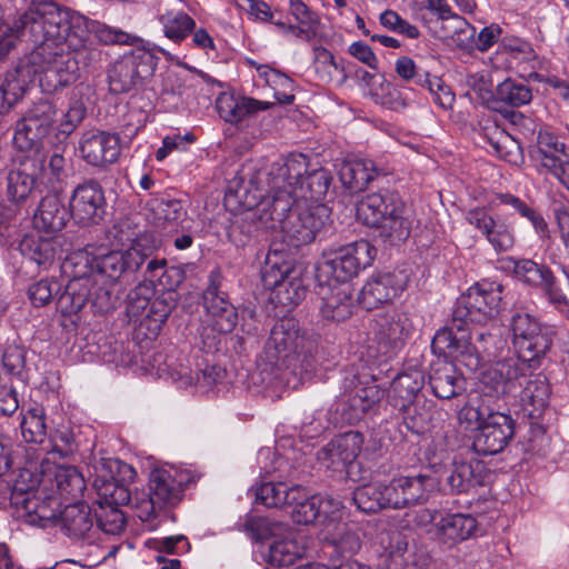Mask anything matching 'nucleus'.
<instances>
[{"mask_svg":"<svg viewBox=\"0 0 569 569\" xmlns=\"http://www.w3.org/2000/svg\"><path fill=\"white\" fill-rule=\"evenodd\" d=\"M42 21L36 23V31H43L54 42H68L69 48H79L90 34L103 44H136L140 38L97 20H90L79 12L56 2H40Z\"/></svg>","mask_w":569,"mask_h":569,"instance_id":"nucleus-3","label":"nucleus"},{"mask_svg":"<svg viewBox=\"0 0 569 569\" xmlns=\"http://www.w3.org/2000/svg\"><path fill=\"white\" fill-rule=\"evenodd\" d=\"M31 82V69L22 62L7 72L0 82V114L8 113L22 100Z\"/></svg>","mask_w":569,"mask_h":569,"instance_id":"nucleus-34","label":"nucleus"},{"mask_svg":"<svg viewBox=\"0 0 569 569\" xmlns=\"http://www.w3.org/2000/svg\"><path fill=\"white\" fill-rule=\"evenodd\" d=\"M157 66L156 57L147 50H132L123 54L108 70L110 91L120 94L137 89L152 76Z\"/></svg>","mask_w":569,"mask_h":569,"instance_id":"nucleus-13","label":"nucleus"},{"mask_svg":"<svg viewBox=\"0 0 569 569\" xmlns=\"http://www.w3.org/2000/svg\"><path fill=\"white\" fill-rule=\"evenodd\" d=\"M23 257L47 269L54 261L57 243L53 239L27 236L20 242Z\"/></svg>","mask_w":569,"mask_h":569,"instance_id":"nucleus-47","label":"nucleus"},{"mask_svg":"<svg viewBox=\"0 0 569 569\" xmlns=\"http://www.w3.org/2000/svg\"><path fill=\"white\" fill-rule=\"evenodd\" d=\"M465 219L470 226L477 229L488 242L499 220L498 217H493L485 207H476L468 210L465 214Z\"/></svg>","mask_w":569,"mask_h":569,"instance_id":"nucleus-61","label":"nucleus"},{"mask_svg":"<svg viewBox=\"0 0 569 569\" xmlns=\"http://www.w3.org/2000/svg\"><path fill=\"white\" fill-rule=\"evenodd\" d=\"M502 291L501 283L477 282L457 299L452 312L468 325H485L499 315L502 306Z\"/></svg>","mask_w":569,"mask_h":569,"instance_id":"nucleus-10","label":"nucleus"},{"mask_svg":"<svg viewBox=\"0 0 569 569\" xmlns=\"http://www.w3.org/2000/svg\"><path fill=\"white\" fill-rule=\"evenodd\" d=\"M481 385V395L475 397L473 399L486 398V401L492 403V399H499L500 397L511 393L493 365L483 372ZM493 403L496 402L493 401Z\"/></svg>","mask_w":569,"mask_h":569,"instance_id":"nucleus-58","label":"nucleus"},{"mask_svg":"<svg viewBox=\"0 0 569 569\" xmlns=\"http://www.w3.org/2000/svg\"><path fill=\"white\" fill-rule=\"evenodd\" d=\"M421 87H426L430 94L433 98L435 103H437L442 109L451 108L455 101V94L450 91V89L445 84V82L439 77H432L428 71L423 72L422 84Z\"/></svg>","mask_w":569,"mask_h":569,"instance_id":"nucleus-63","label":"nucleus"},{"mask_svg":"<svg viewBox=\"0 0 569 569\" xmlns=\"http://www.w3.org/2000/svg\"><path fill=\"white\" fill-rule=\"evenodd\" d=\"M508 321L519 359L529 368H539L551 350L555 330L523 309L512 310Z\"/></svg>","mask_w":569,"mask_h":569,"instance_id":"nucleus-7","label":"nucleus"},{"mask_svg":"<svg viewBox=\"0 0 569 569\" xmlns=\"http://www.w3.org/2000/svg\"><path fill=\"white\" fill-rule=\"evenodd\" d=\"M552 417L542 419H528L527 435L523 436L526 451L533 455L543 456L550 445V439L547 436V429Z\"/></svg>","mask_w":569,"mask_h":569,"instance_id":"nucleus-52","label":"nucleus"},{"mask_svg":"<svg viewBox=\"0 0 569 569\" xmlns=\"http://www.w3.org/2000/svg\"><path fill=\"white\" fill-rule=\"evenodd\" d=\"M79 150L88 164L106 168L119 159L120 138L117 133L108 131H87L82 134Z\"/></svg>","mask_w":569,"mask_h":569,"instance_id":"nucleus-25","label":"nucleus"},{"mask_svg":"<svg viewBox=\"0 0 569 569\" xmlns=\"http://www.w3.org/2000/svg\"><path fill=\"white\" fill-rule=\"evenodd\" d=\"M332 180L331 172L325 168L307 171L299 186V197L301 200L315 202L313 204L320 203L328 194Z\"/></svg>","mask_w":569,"mask_h":569,"instance_id":"nucleus-46","label":"nucleus"},{"mask_svg":"<svg viewBox=\"0 0 569 569\" xmlns=\"http://www.w3.org/2000/svg\"><path fill=\"white\" fill-rule=\"evenodd\" d=\"M273 103L260 101L253 98L236 96L234 93L222 92L216 99V109L226 122L239 123L247 117L258 111L267 110Z\"/></svg>","mask_w":569,"mask_h":569,"instance_id":"nucleus-33","label":"nucleus"},{"mask_svg":"<svg viewBox=\"0 0 569 569\" xmlns=\"http://www.w3.org/2000/svg\"><path fill=\"white\" fill-rule=\"evenodd\" d=\"M222 280L219 268L210 271L208 287L202 291V307L211 318L212 328L220 333H229L238 323V312L221 289Z\"/></svg>","mask_w":569,"mask_h":569,"instance_id":"nucleus-19","label":"nucleus"},{"mask_svg":"<svg viewBox=\"0 0 569 569\" xmlns=\"http://www.w3.org/2000/svg\"><path fill=\"white\" fill-rule=\"evenodd\" d=\"M363 445V436L359 431H347L335 437L321 450L320 459L328 468L342 470L351 465L360 455Z\"/></svg>","mask_w":569,"mask_h":569,"instance_id":"nucleus-30","label":"nucleus"},{"mask_svg":"<svg viewBox=\"0 0 569 569\" xmlns=\"http://www.w3.org/2000/svg\"><path fill=\"white\" fill-rule=\"evenodd\" d=\"M358 213L375 229V240L386 248L402 244L410 236L415 221L412 209L398 192L381 190L362 200Z\"/></svg>","mask_w":569,"mask_h":569,"instance_id":"nucleus-5","label":"nucleus"},{"mask_svg":"<svg viewBox=\"0 0 569 569\" xmlns=\"http://www.w3.org/2000/svg\"><path fill=\"white\" fill-rule=\"evenodd\" d=\"M56 117L57 108L52 101L41 99L34 102L17 122L13 137L17 147L22 150L34 147L50 132Z\"/></svg>","mask_w":569,"mask_h":569,"instance_id":"nucleus-18","label":"nucleus"},{"mask_svg":"<svg viewBox=\"0 0 569 569\" xmlns=\"http://www.w3.org/2000/svg\"><path fill=\"white\" fill-rule=\"evenodd\" d=\"M488 470L478 459L455 458L445 469L443 486L450 495L469 493L485 485Z\"/></svg>","mask_w":569,"mask_h":569,"instance_id":"nucleus-26","label":"nucleus"},{"mask_svg":"<svg viewBox=\"0 0 569 569\" xmlns=\"http://www.w3.org/2000/svg\"><path fill=\"white\" fill-rule=\"evenodd\" d=\"M70 209L56 194H48L41 199L33 214V224L38 230L53 233L62 230L70 219Z\"/></svg>","mask_w":569,"mask_h":569,"instance_id":"nucleus-37","label":"nucleus"},{"mask_svg":"<svg viewBox=\"0 0 569 569\" xmlns=\"http://www.w3.org/2000/svg\"><path fill=\"white\" fill-rule=\"evenodd\" d=\"M42 1L43 0L36 2L32 0L31 7L14 21L12 27L7 26L0 29V60L6 58L16 47L17 40L27 33L30 40L36 44V38L31 31V23H23L22 26L21 21L30 10H34Z\"/></svg>","mask_w":569,"mask_h":569,"instance_id":"nucleus-50","label":"nucleus"},{"mask_svg":"<svg viewBox=\"0 0 569 569\" xmlns=\"http://www.w3.org/2000/svg\"><path fill=\"white\" fill-rule=\"evenodd\" d=\"M523 362L519 356L515 358H507L493 363L505 385H507L510 392L516 391L518 387H522L526 375L522 369Z\"/></svg>","mask_w":569,"mask_h":569,"instance_id":"nucleus-56","label":"nucleus"},{"mask_svg":"<svg viewBox=\"0 0 569 569\" xmlns=\"http://www.w3.org/2000/svg\"><path fill=\"white\" fill-rule=\"evenodd\" d=\"M42 20L39 3L21 21L22 24L31 23V31L36 38V48L22 63L30 67L32 81L38 76L42 89L53 92L73 83L79 77V68L72 53L61 48L66 42L51 41L44 30L36 31V23Z\"/></svg>","mask_w":569,"mask_h":569,"instance_id":"nucleus-4","label":"nucleus"},{"mask_svg":"<svg viewBox=\"0 0 569 569\" xmlns=\"http://www.w3.org/2000/svg\"><path fill=\"white\" fill-rule=\"evenodd\" d=\"M226 370L218 365H207L202 369H198L194 375L190 370L189 373L180 372V386H192L193 383H202L204 387H211L224 378Z\"/></svg>","mask_w":569,"mask_h":569,"instance_id":"nucleus-59","label":"nucleus"},{"mask_svg":"<svg viewBox=\"0 0 569 569\" xmlns=\"http://www.w3.org/2000/svg\"><path fill=\"white\" fill-rule=\"evenodd\" d=\"M438 480L427 473L400 476L388 482V495L395 510L425 503L433 491Z\"/></svg>","mask_w":569,"mask_h":569,"instance_id":"nucleus-22","label":"nucleus"},{"mask_svg":"<svg viewBox=\"0 0 569 569\" xmlns=\"http://www.w3.org/2000/svg\"><path fill=\"white\" fill-rule=\"evenodd\" d=\"M377 249L367 240H358L325 251L320 271L339 283H347L359 272L370 267Z\"/></svg>","mask_w":569,"mask_h":569,"instance_id":"nucleus-9","label":"nucleus"},{"mask_svg":"<svg viewBox=\"0 0 569 569\" xmlns=\"http://www.w3.org/2000/svg\"><path fill=\"white\" fill-rule=\"evenodd\" d=\"M550 260L559 266L565 280L558 279L547 264L526 258L513 260L515 277L523 284L542 291L551 305L569 306V267L558 261L555 254Z\"/></svg>","mask_w":569,"mask_h":569,"instance_id":"nucleus-8","label":"nucleus"},{"mask_svg":"<svg viewBox=\"0 0 569 569\" xmlns=\"http://www.w3.org/2000/svg\"><path fill=\"white\" fill-rule=\"evenodd\" d=\"M532 100V89L523 81L507 78L500 82L495 90L492 109L498 110V104L502 103L511 108H519L530 103Z\"/></svg>","mask_w":569,"mask_h":569,"instance_id":"nucleus-44","label":"nucleus"},{"mask_svg":"<svg viewBox=\"0 0 569 569\" xmlns=\"http://www.w3.org/2000/svg\"><path fill=\"white\" fill-rule=\"evenodd\" d=\"M437 532L451 543H457L472 537L477 530L476 518L465 513H448L441 516L436 523Z\"/></svg>","mask_w":569,"mask_h":569,"instance_id":"nucleus-42","label":"nucleus"},{"mask_svg":"<svg viewBox=\"0 0 569 569\" xmlns=\"http://www.w3.org/2000/svg\"><path fill=\"white\" fill-rule=\"evenodd\" d=\"M93 518L99 530L107 535H119L123 531L126 519L122 511L110 505H98Z\"/></svg>","mask_w":569,"mask_h":569,"instance_id":"nucleus-55","label":"nucleus"},{"mask_svg":"<svg viewBox=\"0 0 569 569\" xmlns=\"http://www.w3.org/2000/svg\"><path fill=\"white\" fill-rule=\"evenodd\" d=\"M309 160L302 153H291L286 158H279L264 170L257 171V178L264 177L266 187L293 189L299 192V186L307 173Z\"/></svg>","mask_w":569,"mask_h":569,"instance_id":"nucleus-23","label":"nucleus"},{"mask_svg":"<svg viewBox=\"0 0 569 569\" xmlns=\"http://www.w3.org/2000/svg\"><path fill=\"white\" fill-rule=\"evenodd\" d=\"M33 488V481L30 485H24L16 480L10 486L8 482L0 480L1 500H9L10 505L17 509L18 516L28 525H30L31 516H36L38 507L42 501L32 491Z\"/></svg>","mask_w":569,"mask_h":569,"instance_id":"nucleus-36","label":"nucleus"},{"mask_svg":"<svg viewBox=\"0 0 569 569\" xmlns=\"http://www.w3.org/2000/svg\"><path fill=\"white\" fill-rule=\"evenodd\" d=\"M326 541L341 556L355 555L361 548L359 533L347 523H338L332 531H328Z\"/></svg>","mask_w":569,"mask_h":569,"instance_id":"nucleus-49","label":"nucleus"},{"mask_svg":"<svg viewBox=\"0 0 569 569\" xmlns=\"http://www.w3.org/2000/svg\"><path fill=\"white\" fill-rule=\"evenodd\" d=\"M305 553V549L295 540L282 538L274 540L268 551L267 561L276 567L292 566Z\"/></svg>","mask_w":569,"mask_h":569,"instance_id":"nucleus-51","label":"nucleus"},{"mask_svg":"<svg viewBox=\"0 0 569 569\" xmlns=\"http://www.w3.org/2000/svg\"><path fill=\"white\" fill-rule=\"evenodd\" d=\"M423 386L425 375L420 370L398 373L391 382L389 403L397 410L405 409L407 405L422 398L420 391Z\"/></svg>","mask_w":569,"mask_h":569,"instance_id":"nucleus-38","label":"nucleus"},{"mask_svg":"<svg viewBox=\"0 0 569 569\" xmlns=\"http://www.w3.org/2000/svg\"><path fill=\"white\" fill-rule=\"evenodd\" d=\"M429 385L439 399H451L465 390V379L449 360L438 359L430 367Z\"/></svg>","mask_w":569,"mask_h":569,"instance_id":"nucleus-32","label":"nucleus"},{"mask_svg":"<svg viewBox=\"0 0 569 569\" xmlns=\"http://www.w3.org/2000/svg\"><path fill=\"white\" fill-rule=\"evenodd\" d=\"M289 526L270 517L247 516L242 530L254 541H262L269 538L282 537Z\"/></svg>","mask_w":569,"mask_h":569,"instance_id":"nucleus-48","label":"nucleus"},{"mask_svg":"<svg viewBox=\"0 0 569 569\" xmlns=\"http://www.w3.org/2000/svg\"><path fill=\"white\" fill-rule=\"evenodd\" d=\"M266 184L264 177L257 178V171L253 174L241 171L232 178L227 186L223 203L230 211L256 210L260 206L263 198V187Z\"/></svg>","mask_w":569,"mask_h":569,"instance_id":"nucleus-24","label":"nucleus"},{"mask_svg":"<svg viewBox=\"0 0 569 569\" xmlns=\"http://www.w3.org/2000/svg\"><path fill=\"white\" fill-rule=\"evenodd\" d=\"M388 489V483L380 481L365 483L356 488L352 500L357 508L365 513L392 509Z\"/></svg>","mask_w":569,"mask_h":569,"instance_id":"nucleus-41","label":"nucleus"},{"mask_svg":"<svg viewBox=\"0 0 569 569\" xmlns=\"http://www.w3.org/2000/svg\"><path fill=\"white\" fill-rule=\"evenodd\" d=\"M431 350L438 356V359H468L467 366L478 367V359L473 358V346L468 323L458 319L453 312L450 321L436 331L431 341Z\"/></svg>","mask_w":569,"mask_h":569,"instance_id":"nucleus-15","label":"nucleus"},{"mask_svg":"<svg viewBox=\"0 0 569 569\" xmlns=\"http://www.w3.org/2000/svg\"><path fill=\"white\" fill-rule=\"evenodd\" d=\"M262 283L271 291V302L288 309L297 307L307 295L302 269L289 262L268 263L262 271Z\"/></svg>","mask_w":569,"mask_h":569,"instance_id":"nucleus-12","label":"nucleus"},{"mask_svg":"<svg viewBox=\"0 0 569 569\" xmlns=\"http://www.w3.org/2000/svg\"><path fill=\"white\" fill-rule=\"evenodd\" d=\"M22 437L27 442L42 443L47 436L44 409L41 406L30 408L21 420Z\"/></svg>","mask_w":569,"mask_h":569,"instance_id":"nucleus-53","label":"nucleus"},{"mask_svg":"<svg viewBox=\"0 0 569 569\" xmlns=\"http://www.w3.org/2000/svg\"><path fill=\"white\" fill-rule=\"evenodd\" d=\"M43 169V160L27 157L19 167L7 176L8 199L14 203L24 202L36 188V181Z\"/></svg>","mask_w":569,"mask_h":569,"instance_id":"nucleus-31","label":"nucleus"},{"mask_svg":"<svg viewBox=\"0 0 569 569\" xmlns=\"http://www.w3.org/2000/svg\"><path fill=\"white\" fill-rule=\"evenodd\" d=\"M150 483V495L134 499L137 517L141 521H151L160 511H164L174 520L173 508L178 499L174 476L164 468H157L151 473Z\"/></svg>","mask_w":569,"mask_h":569,"instance_id":"nucleus-14","label":"nucleus"},{"mask_svg":"<svg viewBox=\"0 0 569 569\" xmlns=\"http://www.w3.org/2000/svg\"><path fill=\"white\" fill-rule=\"evenodd\" d=\"M152 291L149 284H139L127 297L126 313L130 322H138L150 303Z\"/></svg>","mask_w":569,"mask_h":569,"instance_id":"nucleus-57","label":"nucleus"},{"mask_svg":"<svg viewBox=\"0 0 569 569\" xmlns=\"http://www.w3.org/2000/svg\"><path fill=\"white\" fill-rule=\"evenodd\" d=\"M337 410L341 411L343 420L350 425L361 420L369 411L353 389L345 395Z\"/></svg>","mask_w":569,"mask_h":569,"instance_id":"nucleus-64","label":"nucleus"},{"mask_svg":"<svg viewBox=\"0 0 569 569\" xmlns=\"http://www.w3.org/2000/svg\"><path fill=\"white\" fill-rule=\"evenodd\" d=\"M406 269L375 272L363 284L358 300L366 310L377 309L392 302L406 289L409 282Z\"/></svg>","mask_w":569,"mask_h":569,"instance_id":"nucleus-17","label":"nucleus"},{"mask_svg":"<svg viewBox=\"0 0 569 569\" xmlns=\"http://www.w3.org/2000/svg\"><path fill=\"white\" fill-rule=\"evenodd\" d=\"M402 415V422L407 430L415 435H423L433 428L435 406L423 397L407 405L405 409H398Z\"/></svg>","mask_w":569,"mask_h":569,"instance_id":"nucleus-43","label":"nucleus"},{"mask_svg":"<svg viewBox=\"0 0 569 569\" xmlns=\"http://www.w3.org/2000/svg\"><path fill=\"white\" fill-rule=\"evenodd\" d=\"M427 10L437 16L443 22H447L450 28L456 30L467 29L470 31V23L459 14L452 12L451 7L446 0H427Z\"/></svg>","mask_w":569,"mask_h":569,"instance_id":"nucleus-62","label":"nucleus"},{"mask_svg":"<svg viewBox=\"0 0 569 569\" xmlns=\"http://www.w3.org/2000/svg\"><path fill=\"white\" fill-rule=\"evenodd\" d=\"M413 331L415 326L409 315L392 310L375 317L370 333L377 353L388 360L403 349Z\"/></svg>","mask_w":569,"mask_h":569,"instance_id":"nucleus-11","label":"nucleus"},{"mask_svg":"<svg viewBox=\"0 0 569 569\" xmlns=\"http://www.w3.org/2000/svg\"><path fill=\"white\" fill-rule=\"evenodd\" d=\"M146 258L144 249L139 242H134L124 251L114 250L97 254L96 248L89 246L70 253L62 264V270L71 279L58 297V308L66 316L78 313L91 295L92 277H106L113 283L126 271L137 270Z\"/></svg>","mask_w":569,"mask_h":569,"instance_id":"nucleus-1","label":"nucleus"},{"mask_svg":"<svg viewBox=\"0 0 569 569\" xmlns=\"http://www.w3.org/2000/svg\"><path fill=\"white\" fill-rule=\"evenodd\" d=\"M57 489L64 499H76L86 489L83 476L76 467L60 468L56 472Z\"/></svg>","mask_w":569,"mask_h":569,"instance_id":"nucleus-54","label":"nucleus"},{"mask_svg":"<svg viewBox=\"0 0 569 569\" xmlns=\"http://www.w3.org/2000/svg\"><path fill=\"white\" fill-rule=\"evenodd\" d=\"M519 393L521 413L528 419H542L553 416L549 406L550 383L545 375L526 376Z\"/></svg>","mask_w":569,"mask_h":569,"instance_id":"nucleus-27","label":"nucleus"},{"mask_svg":"<svg viewBox=\"0 0 569 569\" xmlns=\"http://www.w3.org/2000/svg\"><path fill=\"white\" fill-rule=\"evenodd\" d=\"M487 399H470L459 411V420L467 427H476L472 449L480 456L500 453L516 435V421L497 403Z\"/></svg>","mask_w":569,"mask_h":569,"instance_id":"nucleus-6","label":"nucleus"},{"mask_svg":"<svg viewBox=\"0 0 569 569\" xmlns=\"http://www.w3.org/2000/svg\"><path fill=\"white\" fill-rule=\"evenodd\" d=\"M330 217L329 208L323 203L311 204L302 208L297 204L295 213L282 227V232L293 242L295 246H302L312 242L318 232L322 230Z\"/></svg>","mask_w":569,"mask_h":569,"instance_id":"nucleus-20","label":"nucleus"},{"mask_svg":"<svg viewBox=\"0 0 569 569\" xmlns=\"http://www.w3.org/2000/svg\"><path fill=\"white\" fill-rule=\"evenodd\" d=\"M320 311L322 317L330 321L341 322L349 319L353 313V298L350 287L345 286L333 289L330 296L323 298Z\"/></svg>","mask_w":569,"mask_h":569,"instance_id":"nucleus-45","label":"nucleus"},{"mask_svg":"<svg viewBox=\"0 0 569 569\" xmlns=\"http://www.w3.org/2000/svg\"><path fill=\"white\" fill-rule=\"evenodd\" d=\"M272 231L258 209L247 210L234 217L228 237L237 247H246L261 234Z\"/></svg>","mask_w":569,"mask_h":569,"instance_id":"nucleus-35","label":"nucleus"},{"mask_svg":"<svg viewBox=\"0 0 569 569\" xmlns=\"http://www.w3.org/2000/svg\"><path fill=\"white\" fill-rule=\"evenodd\" d=\"M264 191L268 192V196L263 194L258 210L272 231H281L289 214L295 213V208L300 204L301 198L293 189L266 187Z\"/></svg>","mask_w":569,"mask_h":569,"instance_id":"nucleus-29","label":"nucleus"},{"mask_svg":"<svg viewBox=\"0 0 569 569\" xmlns=\"http://www.w3.org/2000/svg\"><path fill=\"white\" fill-rule=\"evenodd\" d=\"M70 213L82 226L99 223L106 214V198L101 184L89 179L78 184L70 197Z\"/></svg>","mask_w":569,"mask_h":569,"instance_id":"nucleus-21","label":"nucleus"},{"mask_svg":"<svg viewBox=\"0 0 569 569\" xmlns=\"http://www.w3.org/2000/svg\"><path fill=\"white\" fill-rule=\"evenodd\" d=\"M383 551L388 555L387 569H415V561H410L412 553L408 551V541L405 535L396 529H383L378 535Z\"/></svg>","mask_w":569,"mask_h":569,"instance_id":"nucleus-39","label":"nucleus"},{"mask_svg":"<svg viewBox=\"0 0 569 569\" xmlns=\"http://www.w3.org/2000/svg\"><path fill=\"white\" fill-rule=\"evenodd\" d=\"M529 158L540 173H549L569 191V154L553 133L540 130L529 147Z\"/></svg>","mask_w":569,"mask_h":569,"instance_id":"nucleus-16","label":"nucleus"},{"mask_svg":"<svg viewBox=\"0 0 569 569\" xmlns=\"http://www.w3.org/2000/svg\"><path fill=\"white\" fill-rule=\"evenodd\" d=\"M389 170L371 159L346 160L339 167V179L350 194L365 191L372 182L389 174Z\"/></svg>","mask_w":569,"mask_h":569,"instance_id":"nucleus-28","label":"nucleus"},{"mask_svg":"<svg viewBox=\"0 0 569 569\" xmlns=\"http://www.w3.org/2000/svg\"><path fill=\"white\" fill-rule=\"evenodd\" d=\"M62 286L53 278L41 279L28 289V297L34 307H43L61 291Z\"/></svg>","mask_w":569,"mask_h":569,"instance_id":"nucleus-60","label":"nucleus"},{"mask_svg":"<svg viewBox=\"0 0 569 569\" xmlns=\"http://www.w3.org/2000/svg\"><path fill=\"white\" fill-rule=\"evenodd\" d=\"M318 337L302 330L293 317L278 319L263 348V360L283 372L292 388L310 380L316 371Z\"/></svg>","mask_w":569,"mask_h":569,"instance_id":"nucleus-2","label":"nucleus"},{"mask_svg":"<svg viewBox=\"0 0 569 569\" xmlns=\"http://www.w3.org/2000/svg\"><path fill=\"white\" fill-rule=\"evenodd\" d=\"M59 523L70 538H86L93 529V515L87 503L74 502L60 512Z\"/></svg>","mask_w":569,"mask_h":569,"instance_id":"nucleus-40","label":"nucleus"}]
</instances>
